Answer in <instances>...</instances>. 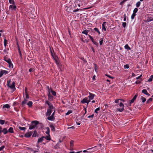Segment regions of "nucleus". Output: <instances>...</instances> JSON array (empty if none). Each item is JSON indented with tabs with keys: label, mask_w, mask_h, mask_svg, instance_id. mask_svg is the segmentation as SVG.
<instances>
[{
	"label": "nucleus",
	"mask_w": 153,
	"mask_h": 153,
	"mask_svg": "<svg viewBox=\"0 0 153 153\" xmlns=\"http://www.w3.org/2000/svg\"><path fill=\"white\" fill-rule=\"evenodd\" d=\"M28 149L30 151H31V152H33L34 151V149H33L32 148H28Z\"/></svg>",
	"instance_id": "nucleus-55"
},
{
	"label": "nucleus",
	"mask_w": 153,
	"mask_h": 153,
	"mask_svg": "<svg viewBox=\"0 0 153 153\" xmlns=\"http://www.w3.org/2000/svg\"><path fill=\"white\" fill-rule=\"evenodd\" d=\"M106 22H103V23L102 24V30H104V31H105L106 30Z\"/></svg>",
	"instance_id": "nucleus-10"
},
{
	"label": "nucleus",
	"mask_w": 153,
	"mask_h": 153,
	"mask_svg": "<svg viewBox=\"0 0 153 153\" xmlns=\"http://www.w3.org/2000/svg\"><path fill=\"white\" fill-rule=\"evenodd\" d=\"M48 96L49 100H52L53 98V96L51 95L50 92L48 93Z\"/></svg>",
	"instance_id": "nucleus-22"
},
{
	"label": "nucleus",
	"mask_w": 153,
	"mask_h": 153,
	"mask_svg": "<svg viewBox=\"0 0 153 153\" xmlns=\"http://www.w3.org/2000/svg\"><path fill=\"white\" fill-rule=\"evenodd\" d=\"M137 96L138 94H136L134 96V97H133V99L129 101L128 102V105L129 106H131V104L134 102V100H136Z\"/></svg>",
	"instance_id": "nucleus-5"
},
{
	"label": "nucleus",
	"mask_w": 153,
	"mask_h": 153,
	"mask_svg": "<svg viewBox=\"0 0 153 153\" xmlns=\"http://www.w3.org/2000/svg\"><path fill=\"white\" fill-rule=\"evenodd\" d=\"M2 128L0 126V134L2 132Z\"/></svg>",
	"instance_id": "nucleus-61"
},
{
	"label": "nucleus",
	"mask_w": 153,
	"mask_h": 153,
	"mask_svg": "<svg viewBox=\"0 0 153 153\" xmlns=\"http://www.w3.org/2000/svg\"><path fill=\"white\" fill-rule=\"evenodd\" d=\"M140 99L143 102H144L146 100V98L143 96L141 97Z\"/></svg>",
	"instance_id": "nucleus-20"
},
{
	"label": "nucleus",
	"mask_w": 153,
	"mask_h": 153,
	"mask_svg": "<svg viewBox=\"0 0 153 153\" xmlns=\"http://www.w3.org/2000/svg\"><path fill=\"white\" fill-rule=\"evenodd\" d=\"M39 123V122L38 121L35 120L32 121L31 125L29 126V129L31 130L33 129Z\"/></svg>",
	"instance_id": "nucleus-3"
},
{
	"label": "nucleus",
	"mask_w": 153,
	"mask_h": 153,
	"mask_svg": "<svg viewBox=\"0 0 153 153\" xmlns=\"http://www.w3.org/2000/svg\"><path fill=\"white\" fill-rule=\"evenodd\" d=\"M55 113L54 112H53L51 116H48L49 117H48V119L49 120L53 121L55 119L54 115Z\"/></svg>",
	"instance_id": "nucleus-7"
},
{
	"label": "nucleus",
	"mask_w": 153,
	"mask_h": 153,
	"mask_svg": "<svg viewBox=\"0 0 153 153\" xmlns=\"http://www.w3.org/2000/svg\"><path fill=\"white\" fill-rule=\"evenodd\" d=\"M84 110H85V114H84V115H85V114H86V112H87V111H86V108H84Z\"/></svg>",
	"instance_id": "nucleus-63"
},
{
	"label": "nucleus",
	"mask_w": 153,
	"mask_h": 153,
	"mask_svg": "<svg viewBox=\"0 0 153 153\" xmlns=\"http://www.w3.org/2000/svg\"><path fill=\"white\" fill-rule=\"evenodd\" d=\"M37 132L35 131H34V133L33 134L32 137H36V136L37 135Z\"/></svg>",
	"instance_id": "nucleus-30"
},
{
	"label": "nucleus",
	"mask_w": 153,
	"mask_h": 153,
	"mask_svg": "<svg viewBox=\"0 0 153 153\" xmlns=\"http://www.w3.org/2000/svg\"><path fill=\"white\" fill-rule=\"evenodd\" d=\"M26 98L27 99H28L29 98V96L28 95L27 93H26Z\"/></svg>",
	"instance_id": "nucleus-59"
},
{
	"label": "nucleus",
	"mask_w": 153,
	"mask_h": 153,
	"mask_svg": "<svg viewBox=\"0 0 153 153\" xmlns=\"http://www.w3.org/2000/svg\"><path fill=\"white\" fill-rule=\"evenodd\" d=\"M51 91L52 93V94L54 96H56V92L53 91L51 89Z\"/></svg>",
	"instance_id": "nucleus-25"
},
{
	"label": "nucleus",
	"mask_w": 153,
	"mask_h": 153,
	"mask_svg": "<svg viewBox=\"0 0 153 153\" xmlns=\"http://www.w3.org/2000/svg\"><path fill=\"white\" fill-rule=\"evenodd\" d=\"M95 147H96V146H95L94 147L91 148H90L88 149H87L88 150H91L92 149H93ZM95 151V150H92V151L89 150V151H88V153H91V152H94Z\"/></svg>",
	"instance_id": "nucleus-13"
},
{
	"label": "nucleus",
	"mask_w": 153,
	"mask_h": 153,
	"mask_svg": "<svg viewBox=\"0 0 153 153\" xmlns=\"http://www.w3.org/2000/svg\"><path fill=\"white\" fill-rule=\"evenodd\" d=\"M32 135V134L30 132H29L27 133L25 135V137H29L31 136Z\"/></svg>",
	"instance_id": "nucleus-16"
},
{
	"label": "nucleus",
	"mask_w": 153,
	"mask_h": 153,
	"mask_svg": "<svg viewBox=\"0 0 153 153\" xmlns=\"http://www.w3.org/2000/svg\"><path fill=\"white\" fill-rule=\"evenodd\" d=\"M44 136H43L39 138L37 141L38 143H41L44 140Z\"/></svg>",
	"instance_id": "nucleus-11"
},
{
	"label": "nucleus",
	"mask_w": 153,
	"mask_h": 153,
	"mask_svg": "<svg viewBox=\"0 0 153 153\" xmlns=\"http://www.w3.org/2000/svg\"><path fill=\"white\" fill-rule=\"evenodd\" d=\"M9 3L11 4H14V2L13 0H9Z\"/></svg>",
	"instance_id": "nucleus-46"
},
{
	"label": "nucleus",
	"mask_w": 153,
	"mask_h": 153,
	"mask_svg": "<svg viewBox=\"0 0 153 153\" xmlns=\"http://www.w3.org/2000/svg\"><path fill=\"white\" fill-rule=\"evenodd\" d=\"M8 74V71L6 70H2L0 72V78L4 74Z\"/></svg>",
	"instance_id": "nucleus-9"
},
{
	"label": "nucleus",
	"mask_w": 153,
	"mask_h": 153,
	"mask_svg": "<svg viewBox=\"0 0 153 153\" xmlns=\"http://www.w3.org/2000/svg\"><path fill=\"white\" fill-rule=\"evenodd\" d=\"M34 70L35 69L34 68H31L29 69V71L30 72H33L34 71Z\"/></svg>",
	"instance_id": "nucleus-42"
},
{
	"label": "nucleus",
	"mask_w": 153,
	"mask_h": 153,
	"mask_svg": "<svg viewBox=\"0 0 153 153\" xmlns=\"http://www.w3.org/2000/svg\"><path fill=\"white\" fill-rule=\"evenodd\" d=\"M91 49L92 50V51H93V52L94 53L95 52V51H94V48L92 47H91Z\"/></svg>",
	"instance_id": "nucleus-62"
},
{
	"label": "nucleus",
	"mask_w": 153,
	"mask_h": 153,
	"mask_svg": "<svg viewBox=\"0 0 153 153\" xmlns=\"http://www.w3.org/2000/svg\"><path fill=\"white\" fill-rule=\"evenodd\" d=\"M153 79V75L151 76L150 78H149V79H148V80L149 82H151L152 81Z\"/></svg>",
	"instance_id": "nucleus-26"
},
{
	"label": "nucleus",
	"mask_w": 153,
	"mask_h": 153,
	"mask_svg": "<svg viewBox=\"0 0 153 153\" xmlns=\"http://www.w3.org/2000/svg\"><path fill=\"white\" fill-rule=\"evenodd\" d=\"M46 88H47L48 91V93H49V92L50 93L51 89H50L49 86H46Z\"/></svg>",
	"instance_id": "nucleus-48"
},
{
	"label": "nucleus",
	"mask_w": 153,
	"mask_h": 153,
	"mask_svg": "<svg viewBox=\"0 0 153 153\" xmlns=\"http://www.w3.org/2000/svg\"><path fill=\"white\" fill-rule=\"evenodd\" d=\"M93 43L96 45L98 46V43H97V42H95V41H94L93 42H92Z\"/></svg>",
	"instance_id": "nucleus-53"
},
{
	"label": "nucleus",
	"mask_w": 153,
	"mask_h": 153,
	"mask_svg": "<svg viewBox=\"0 0 153 153\" xmlns=\"http://www.w3.org/2000/svg\"><path fill=\"white\" fill-rule=\"evenodd\" d=\"M138 11V9L137 8H135L133 10V13L136 14Z\"/></svg>",
	"instance_id": "nucleus-44"
},
{
	"label": "nucleus",
	"mask_w": 153,
	"mask_h": 153,
	"mask_svg": "<svg viewBox=\"0 0 153 153\" xmlns=\"http://www.w3.org/2000/svg\"><path fill=\"white\" fill-rule=\"evenodd\" d=\"M49 128H48V129L46 132L47 134H49Z\"/></svg>",
	"instance_id": "nucleus-60"
},
{
	"label": "nucleus",
	"mask_w": 153,
	"mask_h": 153,
	"mask_svg": "<svg viewBox=\"0 0 153 153\" xmlns=\"http://www.w3.org/2000/svg\"><path fill=\"white\" fill-rule=\"evenodd\" d=\"M7 40L6 39H4V46L5 47H6L7 45Z\"/></svg>",
	"instance_id": "nucleus-32"
},
{
	"label": "nucleus",
	"mask_w": 153,
	"mask_h": 153,
	"mask_svg": "<svg viewBox=\"0 0 153 153\" xmlns=\"http://www.w3.org/2000/svg\"><path fill=\"white\" fill-rule=\"evenodd\" d=\"M4 60L8 63H10V62H11V60L10 59L5 58L4 59Z\"/></svg>",
	"instance_id": "nucleus-23"
},
{
	"label": "nucleus",
	"mask_w": 153,
	"mask_h": 153,
	"mask_svg": "<svg viewBox=\"0 0 153 153\" xmlns=\"http://www.w3.org/2000/svg\"><path fill=\"white\" fill-rule=\"evenodd\" d=\"M5 123V121L2 120H0V123L1 125H3Z\"/></svg>",
	"instance_id": "nucleus-38"
},
{
	"label": "nucleus",
	"mask_w": 153,
	"mask_h": 153,
	"mask_svg": "<svg viewBox=\"0 0 153 153\" xmlns=\"http://www.w3.org/2000/svg\"><path fill=\"white\" fill-rule=\"evenodd\" d=\"M105 75L107 76L108 77H109V78H111V79H113V77L109 75H108V74H105Z\"/></svg>",
	"instance_id": "nucleus-58"
},
{
	"label": "nucleus",
	"mask_w": 153,
	"mask_h": 153,
	"mask_svg": "<svg viewBox=\"0 0 153 153\" xmlns=\"http://www.w3.org/2000/svg\"><path fill=\"white\" fill-rule=\"evenodd\" d=\"M5 148L4 146H3L0 147V151L2 150Z\"/></svg>",
	"instance_id": "nucleus-51"
},
{
	"label": "nucleus",
	"mask_w": 153,
	"mask_h": 153,
	"mask_svg": "<svg viewBox=\"0 0 153 153\" xmlns=\"http://www.w3.org/2000/svg\"><path fill=\"white\" fill-rule=\"evenodd\" d=\"M119 100H122L121 99H117L115 101V103H118L119 102Z\"/></svg>",
	"instance_id": "nucleus-49"
},
{
	"label": "nucleus",
	"mask_w": 153,
	"mask_h": 153,
	"mask_svg": "<svg viewBox=\"0 0 153 153\" xmlns=\"http://www.w3.org/2000/svg\"><path fill=\"white\" fill-rule=\"evenodd\" d=\"M103 39H101L100 40V45H101L103 43Z\"/></svg>",
	"instance_id": "nucleus-47"
},
{
	"label": "nucleus",
	"mask_w": 153,
	"mask_h": 153,
	"mask_svg": "<svg viewBox=\"0 0 153 153\" xmlns=\"http://www.w3.org/2000/svg\"><path fill=\"white\" fill-rule=\"evenodd\" d=\"M39 151V149H37L36 150H34V151L33 152V153H38Z\"/></svg>",
	"instance_id": "nucleus-41"
},
{
	"label": "nucleus",
	"mask_w": 153,
	"mask_h": 153,
	"mask_svg": "<svg viewBox=\"0 0 153 153\" xmlns=\"http://www.w3.org/2000/svg\"><path fill=\"white\" fill-rule=\"evenodd\" d=\"M72 112V111L71 110H69L67 113H66L65 115H68L69 114H70Z\"/></svg>",
	"instance_id": "nucleus-33"
},
{
	"label": "nucleus",
	"mask_w": 153,
	"mask_h": 153,
	"mask_svg": "<svg viewBox=\"0 0 153 153\" xmlns=\"http://www.w3.org/2000/svg\"><path fill=\"white\" fill-rule=\"evenodd\" d=\"M140 4V1L137 2L136 4V7H139Z\"/></svg>",
	"instance_id": "nucleus-36"
},
{
	"label": "nucleus",
	"mask_w": 153,
	"mask_h": 153,
	"mask_svg": "<svg viewBox=\"0 0 153 153\" xmlns=\"http://www.w3.org/2000/svg\"><path fill=\"white\" fill-rule=\"evenodd\" d=\"M65 9L67 11L69 12L71 10V8L70 7L66 6L65 7Z\"/></svg>",
	"instance_id": "nucleus-17"
},
{
	"label": "nucleus",
	"mask_w": 153,
	"mask_h": 153,
	"mask_svg": "<svg viewBox=\"0 0 153 153\" xmlns=\"http://www.w3.org/2000/svg\"><path fill=\"white\" fill-rule=\"evenodd\" d=\"M88 31L86 30H85L82 32V33L84 34L87 35H88Z\"/></svg>",
	"instance_id": "nucleus-40"
},
{
	"label": "nucleus",
	"mask_w": 153,
	"mask_h": 153,
	"mask_svg": "<svg viewBox=\"0 0 153 153\" xmlns=\"http://www.w3.org/2000/svg\"><path fill=\"white\" fill-rule=\"evenodd\" d=\"M141 81H140L139 80H137L136 82H135V83L136 84H139L140 83H141Z\"/></svg>",
	"instance_id": "nucleus-54"
},
{
	"label": "nucleus",
	"mask_w": 153,
	"mask_h": 153,
	"mask_svg": "<svg viewBox=\"0 0 153 153\" xmlns=\"http://www.w3.org/2000/svg\"><path fill=\"white\" fill-rule=\"evenodd\" d=\"M125 48L126 49L130 50V48L128 44L126 45L125 46Z\"/></svg>",
	"instance_id": "nucleus-24"
},
{
	"label": "nucleus",
	"mask_w": 153,
	"mask_h": 153,
	"mask_svg": "<svg viewBox=\"0 0 153 153\" xmlns=\"http://www.w3.org/2000/svg\"><path fill=\"white\" fill-rule=\"evenodd\" d=\"M90 102V100H88V97H85L81 101V102L82 104H84L86 103L87 105H88L89 103Z\"/></svg>",
	"instance_id": "nucleus-4"
},
{
	"label": "nucleus",
	"mask_w": 153,
	"mask_h": 153,
	"mask_svg": "<svg viewBox=\"0 0 153 153\" xmlns=\"http://www.w3.org/2000/svg\"><path fill=\"white\" fill-rule=\"evenodd\" d=\"M142 76V74L140 75V76H139L138 77H136V79H139Z\"/></svg>",
	"instance_id": "nucleus-57"
},
{
	"label": "nucleus",
	"mask_w": 153,
	"mask_h": 153,
	"mask_svg": "<svg viewBox=\"0 0 153 153\" xmlns=\"http://www.w3.org/2000/svg\"><path fill=\"white\" fill-rule=\"evenodd\" d=\"M142 92L143 93L146 94H147V91L146 90L144 89H143L142 90Z\"/></svg>",
	"instance_id": "nucleus-37"
},
{
	"label": "nucleus",
	"mask_w": 153,
	"mask_h": 153,
	"mask_svg": "<svg viewBox=\"0 0 153 153\" xmlns=\"http://www.w3.org/2000/svg\"><path fill=\"white\" fill-rule=\"evenodd\" d=\"M50 127L51 129V130L52 131H54L55 130V127L53 125H51L50 126Z\"/></svg>",
	"instance_id": "nucleus-14"
},
{
	"label": "nucleus",
	"mask_w": 153,
	"mask_h": 153,
	"mask_svg": "<svg viewBox=\"0 0 153 153\" xmlns=\"http://www.w3.org/2000/svg\"><path fill=\"white\" fill-rule=\"evenodd\" d=\"M2 132L4 134H6L8 132V131L6 128H4L3 130H2Z\"/></svg>",
	"instance_id": "nucleus-15"
},
{
	"label": "nucleus",
	"mask_w": 153,
	"mask_h": 153,
	"mask_svg": "<svg viewBox=\"0 0 153 153\" xmlns=\"http://www.w3.org/2000/svg\"><path fill=\"white\" fill-rule=\"evenodd\" d=\"M10 80L9 81H7V86L12 89L13 91H14L16 90L15 87V82H13L12 84H10Z\"/></svg>",
	"instance_id": "nucleus-2"
},
{
	"label": "nucleus",
	"mask_w": 153,
	"mask_h": 153,
	"mask_svg": "<svg viewBox=\"0 0 153 153\" xmlns=\"http://www.w3.org/2000/svg\"><path fill=\"white\" fill-rule=\"evenodd\" d=\"M89 95L87 97H88V100H90V101L91 100H92L94 99V97L95 96V95L91 93L90 92L89 93Z\"/></svg>",
	"instance_id": "nucleus-8"
},
{
	"label": "nucleus",
	"mask_w": 153,
	"mask_h": 153,
	"mask_svg": "<svg viewBox=\"0 0 153 153\" xmlns=\"http://www.w3.org/2000/svg\"><path fill=\"white\" fill-rule=\"evenodd\" d=\"M126 25V22H122V26L124 27H125Z\"/></svg>",
	"instance_id": "nucleus-50"
},
{
	"label": "nucleus",
	"mask_w": 153,
	"mask_h": 153,
	"mask_svg": "<svg viewBox=\"0 0 153 153\" xmlns=\"http://www.w3.org/2000/svg\"><path fill=\"white\" fill-rule=\"evenodd\" d=\"M45 103L47 104L48 106L47 109V112L46 113V116H50L52 112H54L55 113V108L53 106L52 104L48 100L45 101Z\"/></svg>",
	"instance_id": "nucleus-1"
},
{
	"label": "nucleus",
	"mask_w": 153,
	"mask_h": 153,
	"mask_svg": "<svg viewBox=\"0 0 153 153\" xmlns=\"http://www.w3.org/2000/svg\"><path fill=\"white\" fill-rule=\"evenodd\" d=\"M152 100V98H150L147 101H146V103H148L150 102H151Z\"/></svg>",
	"instance_id": "nucleus-39"
},
{
	"label": "nucleus",
	"mask_w": 153,
	"mask_h": 153,
	"mask_svg": "<svg viewBox=\"0 0 153 153\" xmlns=\"http://www.w3.org/2000/svg\"><path fill=\"white\" fill-rule=\"evenodd\" d=\"M119 106L122 108H117V110L119 111L120 112H122L124 110V105L122 102L120 103L119 104Z\"/></svg>",
	"instance_id": "nucleus-6"
},
{
	"label": "nucleus",
	"mask_w": 153,
	"mask_h": 153,
	"mask_svg": "<svg viewBox=\"0 0 153 153\" xmlns=\"http://www.w3.org/2000/svg\"><path fill=\"white\" fill-rule=\"evenodd\" d=\"M16 7L15 6H14L13 5H10V6L9 7V8H11L12 9H14L16 8Z\"/></svg>",
	"instance_id": "nucleus-45"
},
{
	"label": "nucleus",
	"mask_w": 153,
	"mask_h": 153,
	"mask_svg": "<svg viewBox=\"0 0 153 153\" xmlns=\"http://www.w3.org/2000/svg\"><path fill=\"white\" fill-rule=\"evenodd\" d=\"M27 101L28 100L27 99L24 98V100L22 101V106H24V105L27 103Z\"/></svg>",
	"instance_id": "nucleus-12"
},
{
	"label": "nucleus",
	"mask_w": 153,
	"mask_h": 153,
	"mask_svg": "<svg viewBox=\"0 0 153 153\" xmlns=\"http://www.w3.org/2000/svg\"><path fill=\"white\" fill-rule=\"evenodd\" d=\"M100 110V108H97L94 111V112L97 113V114L98 112V111H99Z\"/></svg>",
	"instance_id": "nucleus-35"
},
{
	"label": "nucleus",
	"mask_w": 153,
	"mask_h": 153,
	"mask_svg": "<svg viewBox=\"0 0 153 153\" xmlns=\"http://www.w3.org/2000/svg\"><path fill=\"white\" fill-rule=\"evenodd\" d=\"M10 107V105L8 104H6L4 105L3 108H9Z\"/></svg>",
	"instance_id": "nucleus-19"
},
{
	"label": "nucleus",
	"mask_w": 153,
	"mask_h": 153,
	"mask_svg": "<svg viewBox=\"0 0 153 153\" xmlns=\"http://www.w3.org/2000/svg\"><path fill=\"white\" fill-rule=\"evenodd\" d=\"M70 144L71 146H73L74 145V141L71 140L70 142Z\"/></svg>",
	"instance_id": "nucleus-43"
},
{
	"label": "nucleus",
	"mask_w": 153,
	"mask_h": 153,
	"mask_svg": "<svg viewBox=\"0 0 153 153\" xmlns=\"http://www.w3.org/2000/svg\"><path fill=\"white\" fill-rule=\"evenodd\" d=\"M136 15V14L133 13V14H132L131 16V19H134V17Z\"/></svg>",
	"instance_id": "nucleus-28"
},
{
	"label": "nucleus",
	"mask_w": 153,
	"mask_h": 153,
	"mask_svg": "<svg viewBox=\"0 0 153 153\" xmlns=\"http://www.w3.org/2000/svg\"><path fill=\"white\" fill-rule=\"evenodd\" d=\"M90 39L91 40L92 42H93L94 41V39L92 37L91 38H90Z\"/></svg>",
	"instance_id": "nucleus-64"
},
{
	"label": "nucleus",
	"mask_w": 153,
	"mask_h": 153,
	"mask_svg": "<svg viewBox=\"0 0 153 153\" xmlns=\"http://www.w3.org/2000/svg\"><path fill=\"white\" fill-rule=\"evenodd\" d=\"M19 128L21 130H25L26 129V128L25 127H22L19 126Z\"/></svg>",
	"instance_id": "nucleus-34"
},
{
	"label": "nucleus",
	"mask_w": 153,
	"mask_h": 153,
	"mask_svg": "<svg viewBox=\"0 0 153 153\" xmlns=\"http://www.w3.org/2000/svg\"><path fill=\"white\" fill-rule=\"evenodd\" d=\"M33 104V102L32 101H29L27 103V105L29 107H31Z\"/></svg>",
	"instance_id": "nucleus-21"
},
{
	"label": "nucleus",
	"mask_w": 153,
	"mask_h": 153,
	"mask_svg": "<svg viewBox=\"0 0 153 153\" xmlns=\"http://www.w3.org/2000/svg\"><path fill=\"white\" fill-rule=\"evenodd\" d=\"M8 131L11 133H13L14 132L13 128L12 127H10Z\"/></svg>",
	"instance_id": "nucleus-18"
},
{
	"label": "nucleus",
	"mask_w": 153,
	"mask_h": 153,
	"mask_svg": "<svg viewBox=\"0 0 153 153\" xmlns=\"http://www.w3.org/2000/svg\"><path fill=\"white\" fill-rule=\"evenodd\" d=\"M44 137V139H46L48 140H51V138L50 135H49V136H46V137Z\"/></svg>",
	"instance_id": "nucleus-27"
},
{
	"label": "nucleus",
	"mask_w": 153,
	"mask_h": 153,
	"mask_svg": "<svg viewBox=\"0 0 153 153\" xmlns=\"http://www.w3.org/2000/svg\"><path fill=\"white\" fill-rule=\"evenodd\" d=\"M94 30L95 31L97 32L99 34H100V31H99L98 29L97 28H95L94 29Z\"/></svg>",
	"instance_id": "nucleus-29"
},
{
	"label": "nucleus",
	"mask_w": 153,
	"mask_h": 153,
	"mask_svg": "<svg viewBox=\"0 0 153 153\" xmlns=\"http://www.w3.org/2000/svg\"><path fill=\"white\" fill-rule=\"evenodd\" d=\"M9 66V67L10 68H13V64H12L11 62V61L10 62V63H8Z\"/></svg>",
	"instance_id": "nucleus-31"
},
{
	"label": "nucleus",
	"mask_w": 153,
	"mask_h": 153,
	"mask_svg": "<svg viewBox=\"0 0 153 153\" xmlns=\"http://www.w3.org/2000/svg\"><path fill=\"white\" fill-rule=\"evenodd\" d=\"M124 67L125 68H129V65H124Z\"/></svg>",
	"instance_id": "nucleus-52"
},
{
	"label": "nucleus",
	"mask_w": 153,
	"mask_h": 153,
	"mask_svg": "<svg viewBox=\"0 0 153 153\" xmlns=\"http://www.w3.org/2000/svg\"><path fill=\"white\" fill-rule=\"evenodd\" d=\"M94 116V114H92L91 115L88 116L87 117V118H90V117L93 118Z\"/></svg>",
	"instance_id": "nucleus-56"
}]
</instances>
